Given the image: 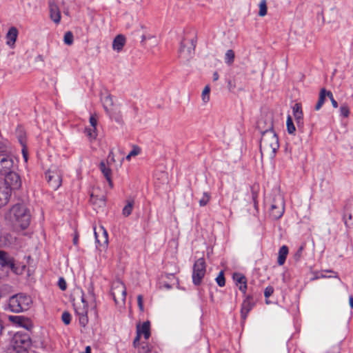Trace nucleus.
Wrapping results in <instances>:
<instances>
[{"instance_id":"nucleus-42","label":"nucleus","mask_w":353,"mask_h":353,"mask_svg":"<svg viewBox=\"0 0 353 353\" xmlns=\"http://www.w3.org/2000/svg\"><path fill=\"white\" fill-rule=\"evenodd\" d=\"M112 104H113V101H112V99L110 96H106L103 99V106L106 111L108 110L107 106L112 105Z\"/></svg>"},{"instance_id":"nucleus-4","label":"nucleus","mask_w":353,"mask_h":353,"mask_svg":"<svg viewBox=\"0 0 353 353\" xmlns=\"http://www.w3.org/2000/svg\"><path fill=\"white\" fill-rule=\"evenodd\" d=\"M195 47L196 42L193 39L182 41L179 50V58L183 61H189L194 54Z\"/></svg>"},{"instance_id":"nucleus-33","label":"nucleus","mask_w":353,"mask_h":353,"mask_svg":"<svg viewBox=\"0 0 353 353\" xmlns=\"http://www.w3.org/2000/svg\"><path fill=\"white\" fill-rule=\"evenodd\" d=\"M234 60V52L232 50H227L225 55V61L227 64L231 65Z\"/></svg>"},{"instance_id":"nucleus-25","label":"nucleus","mask_w":353,"mask_h":353,"mask_svg":"<svg viewBox=\"0 0 353 353\" xmlns=\"http://www.w3.org/2000/svg\"><path fill=\"white\" fill-rule=\"evenodd\" d=\"M0 264L2 266H13L12 259L10 257L8 253L4 251L0 250Z\"/></svg>"},{"instance_id":"nucleus-59","label":"nucleus","mask_w":353,"mask_h":353,"mask_svg":"<svg viewBox=\"0 0 353 353\" xmlns=\"http://www.w3.org/2000/svg\"><path fill=\"white\" fill-rule=\"evenodd\" d=\"M228 193H227V194L225 195V196H223V197L222 198V201H223L225 200V196H228Z\"/></svg>"},{"instance_id":"nucleus-39","label":"nucleus","mask_w":353,"mask_h":353,"mask_svg":"<svg viewBox=\"0 0 353 353\" xmlns=\"http://www.w3.org/2000/svg\"><path fill=\"white\" fill-rule=\"evenodd\" d=\"M234 279L236 281L237 284H243L246 283V278L240 274H234Z\"/></svg>"},{"instance_id":"nucleus-15","label":"nucleus","mask_w":353,"mask_h":353,"mask_svg":"<svg viewBox=\"0 0 353 353\" xmlns=\"http://www.w3.org/2000/svg\"><path fill=\"white\" fill-rule=\"evenodd\" d=\"M50 19L55 23H59L61 20V12L57 3L54 0L48 2Z\"/></svg>"},{"instance_id":"nucleus-12","label":"nucleus","mask_w":353,"mask_h":353,"mask_svg":"<svg viewBox=\"0 0 353 353\" xmlns=\"http://www.w3.org/2000/svg\"><path fill=\"white\" fill-rule=\"evenodd\" d=\"M292 112L298 129L303 131L304 122L303 114L301 103H295L292 107Z\"/></svg>"},{"instance_id":"nucleus-28","label":"nucleus","mask_w":353,"mask_h":353,"mask_svg":"<svg viewBox=\"0 0 353 353\" xmlns=\"http://www.w3.org/2000/svg\"><path fill=\"white\" fill-rule=\"evenodd\" d=\"M137 350V353H151V346L145 342H142L140 345L135 347Z\"/></svg>"},{"instance_id":"nucleus-53","label":"nucleus","mask_w":353,"mask_h":353,"mask_svg":"<svg viewBox=\"0 0 353 353\" xmlns=\"http://www.w3.org/2000/svg\"><path fill=\"white\" fill-rule=\"evenodd\" d=\"M219 75L217 72L213 73V81H216L219 79Z\"/></svg>"},{"instance_id":"nucleus-22","label":"nucleus","mask_w":353,"mask_h":353,"mask_svg":"<svg viewBox=\"0 0 353 353\" xmlns=\"http://www.w3.org/2000/svg\"><path fill=\"white\" fill-rule=\"evenodd\" d=\"M100 170L103 174L104 176L105 177L106 180L108 181L110 188H112V181L111 179V170L107 166L105 163L103 161H101L99 165Z\"/></svg>"},{"instance_id":"nucleus-26","label":"nucleus","mask_w":353,"mask_h":353,"mask_svg":"<svg viewBox=\"0 0 353 353\" xmlns=\"http://www.w3.org/2000/svg\"><path fill=\"white\" fill-rule=\"evenodd\" d=\"M134 201L133 199L127 200V204L124 206L122 210V214L124 216L127 217L131 214L133 208H134Z\"/></svg>"},{"instance_id":"nucleus-14","label":"nucleus","mask_w":353,"mask_h":353,"mask_svg":"<svg viewBox=\"0 0 353 353\" xmlns=\"http://www.w3.org/2000/svg\"><path fill=\"white\" fill-rule=\"evenodd\" d=\"M11 196L10 188L0 181V208L5 206Z\"/></svg>"},{"instance_id":"nucleus-29","label":"nucleus","mask_w":353,"mask_h":353,"mask_svg":"<svg viewBox=\"0 0 353 353\" xmlns=\"http://www.w3.org/2000/svg\"><path fill=\"white\" fill-rule=\"evenodd\" d=\"M287 130L290 134H293L296 130L295 126L293 123L292 117L288 115L286 121Z\"/></svg>"},{"instance_id":"nucleus-48","label":"nucleus","mask_w":353,"mask_h":353,"mask_svg":"<svg viewBox=\"0 0 353 353\" xmlns=\"http://www.w3.org/2000/svg\"><path fill=\"white\" fill-rule=\"evenodd\" d=\"M90 123L92 128H97V118L96 115H91L90 117Z\"/></svg>"},{"instance_id":"nucleus-62","label":"nucleus","mask_w":353,"mask_h":353,"mask_svg":"<svg viewBox=\"0 0 353 353\" xmlns=\"http://www.w3.org/2000/svg\"><path fill=\"white\" fill-rule=\"evenodd\" d=\"M261 121L259 122V127L260 128Z\"/></svg>"},{"instance_id":"nucleus-34","label":"nucleus","mask_w":353,"mask_h":353,"mask_svg":"<svg viewBox=\"0 0 353 353\" xmlns=\"http://www.w3.org/2000/svg\"><path fill=\"white\" fill-rule=\"evenodd\" d=\"M64 43L66 45L70 46L73 43L74 37L70 31L66 32L63 37Z\"/></svg>"},{"instance_id":"nucleus-8","label":"nucleus","mask_w":353,"mask_h":353,"mask_svg":"<svg viewBox=\"0 0 353 353\" xmlns=\"http://www.w3.org/2000/svg\"><path fill=\"white\" fill-rule=\"evenodd\" d=\"M14 162L10 154L1 152L0 154V174L6 175L14 171Z\"/></svg>"},{"instance_id":"nucleus-36","label":"nucleus","mask_w":353,"mask_h":353,"mask_svg":"<svg viewBox=\"0 0 353 353\" xmlns=\"http://www.w3.org/2000/svg\"><path fill=\"white\" fill-rule=\"evenodd\" d=\"M340 114L341 117H347L350 114V109L347 104H343L340 107Z\"/></svg>"},{"instance_id":"nucleus-30","label":"nucleus","mask_w":353,"mask_h":353,"mask_svg":"<svg viewBox=\"0 0 353 353\" xmlns=\"http://www.w3.org/2000/svg\"><path fill=\"white\" fill-rule=\"evenodd\" d=\"M210 88L209 85H206L203 90L201 94L202 101L204 103H207L210 101Z\"/></svg>"},{"instance_id":"nucleus-50","label":"nucleus","mask_w":353,"mask_h":353,"mask_svg":"<svg viewBox=\"0 0 353 353\" xmlns=\"http://www.w3.org/2000/svg\"><path fill=\"white\" fill-rule=\"evenodd\" d=\"M326 97H327L330 100H331V99H334V97H333V94H332V92L327 91L325 89V97L326 98Z\"/></svg>"},{"instance_id":"nucleus-57","label":"nucleus","mask_w":353,"mask_h":353,"mask_svg":"<svg viewBox=\"0 0 353 353\" xmlns=\"http://www.w3.org/2000/svg\"><path fill=\"white\" fill-rule=\"evenodd\" d=\"M146 39V37L145 35H143L141 37V41H144Z\"/></svg>"},{"instance_id":"nucleus-41","label":"nucleus","mask_w":353,"mask_h":353,"mask_svg":"<svg viewBox=\"0 0 353 353\" xmlns=\"http://www.w3.org/2000/svg\"><path fill=\"white\" fill-rule=\"evenodd\" d=\"M140 152V149L138 147H134L133 150L126 156V159L130 160L132 157L137 156Z\"/></svg>"},{"instance_id":"nucleus-51","label":"nucleus","mask_w":353,"mask_h":353,"mask_svg":"<svg viewBox=\"0 0 353 353\" xmlns=\"http://www.w3.org/2000/svg\"><path fill=\"white\" fill-rule=\"evenodd\" d=\"M22 153H23V157L25 161H28V152H27L26 149L25 148V147H23V148L22 149Z\"/></svg>"},{"instance_id":"nucleus-7","label":"nucleus","mask_w":353,"mask_h":353,"mask_svg":"<svg viewBox=\"0 0 353 353\" xmlns=\"http://www.w3.org/2000/svg\"><path fill=\"white\" fill-rule=\"evenodd\" d=\"M205 262L203 258L196 261L193 266L192 282L194 285L201 284L206 272Z\"/></svg>"},{"instance_id":"nucleus-46","label":"nucleus","mask_w":353,"mask_h":353,"mask_svg":"<svg viewBox=\"0 0 353 353\" xmlns=\"http://www.w3.org/2000/svg\"><path fill=\"white\" fill-rule=\"evenodd\" d=\"M274 292V288L272 286H268L264 291V296L265 298L270 297Z\"/></svg>"},{"instance_id":"nucleus-61","label":"nucleus","mask_w":353,"mask_h":353,"mask_svg":"<svg viewBox=\"0 0 353 353\" xmlns=\"http://www.w3.org/2000/svg\"><path fill=\"white\" fill-rule=\"evenodd\" d=\"M321 277H326V276L322 274Z\"/></svg>"},{"instance_id":"nucleus-9","label":"nucleus","mask_w":353,"mask_h":353,"mask_svg":"<svg viewBox=\"0 0 353 353\" xmlns=\"http://www.w3.org/2000/svg\"><path fill=\"white\" fill-rule=\"evenodd\" d=\"M5 176V180L3 183L10 188V192L12 190H19L21 186V179L19 174L12 171Z\"/></svg>"},{"instance_id":"nucleus-21","label":"nucleus","mask_w":353,"mask_h":353,"mask_svg":"<svg viewBox=\"0 0 353 353\" xmlns=\"http://www.w3.org/2000/svg\"><path fill=\"white\" fill-rule=\"evenodd\" d=\"M125 43V38L122 34L117 35L112 43V48L114 50L119 52L122 50Z\"/></svg>"},{"instance_id":"nucleus-52","label":"nucleus","mask_w":353,"mask_h":353,"mask_svg":"<svg viewBox=\"0 0 353 353\" xmlns=\"http://www.w3.org/2000/svg\"><path fill=\"white\" fill-rule=\"evenodd\" d=\"M331 103H332V106L334 108H336L338 107V103L337 101L334 99H331Z\"/></svg>"},{"instance_id":"nucleus-20","label":"nucleus","mask_w":353,"mask_h":353,"mask_svg":"<svg viewBox=\"0 0 353 353\" xmlns=\"http://www.w3.org/2000/svg\"><path fill=\"white\" fill-rule=\"evenodd\" d=\"M139 331L140 334H143L144 339L148 340L150 336V323L147 321L142 325H137V332Z\"/></svg>"},{"instance_id":"nucleus-54","label":"nucleus","mask_w":353,"mask_h":353,"mask_svg":"<svg viewBox=\"0 0 353 353\" xmlns=\"http://www.w3.org/2000/svg\"><path fill=\"white\" fill-rule=\"evenodd\" d=\"M349 303H350V307L353 309V296H350Z\"/></svg>"},{"instance_id":"nucleus-32","label":"nucleus","mask_w":353,"mask_h":353,"mask_svg":"<svg viewBox=\"0 0 353 353\" xmlns=\"http://www.w3.org/2000/svg\"><path fill=\"white\" fill-rule=\"evenodd\" d=\"M259 15L260 17H264L267 14V2L266 0H261L259 5Z\"/></svg>"},{"instance_id":"nucleus-11","label":"nucleus","mask_w":353,"mask_h":353,"mask_svg":"<svg viewBox=\"0 0 353 353\" xmlns=\"http://www.w3.org/2000/svg\"><path fill=\"white\" fill-rule=\"evenodd\" d=\"M284 212V203L280 199L279 201H274L270 209V216L272 219L277 220L280 219Z\"/></svg>"},{"instance_id":"nucleus-13","label":"nucleus","mask_w":353,"mask_h":353,"mask_svg":"<svg viewBox=\"0 0 353 353\" xmlns=\"http://www.w3.org/2000/svg\"><path fill=\"white\" fill-rule=\"evenodd\" d=\"M8 319L14 324L24 327L26 330H29L32 327L30 320L23 316H9Z\"/></svg>"},{"instance_id":"nucleus-16","label":"nucleus","mask_w":353,"mask_h":353,"mask_svg":"<svg viewBox=\"0 0 353 353\" xmlns=\"http://www.w3.org/2000/svg\"><path fill=\"white\" fill-rule=\"evenodd\" d=\"M343 220L347 228L353 229V201L347 205L343 215Z\"/></svg>"},{"instance_id":"nucleus-1","label":"nucleus","mask_w":353,"mask_h":353,"mask_svg":"<svg viewBox=\"0 0 353 353\" xmlns=\"http://www.w3.org/2000/svg\"><path fill=\"white\" fill-rule=\"evenodd\" d=\"M7 219L15 230H23L30 223L31 214L26 205L17 203L10 208Z\"/></svg>"},{"instance_id":"nucleus-56","label":"nucleus","mask_w":353,"mask_h":353,"mask_svg":"<svg viewBox=\"0 0 353 353\" xmlns=\"http://www.w3.org/2000/svg\"><path fill=\"white\" fill-rule=\"evenodd\" d=\"M73 242H74V245H77V242H78V237L77 236H75L73 239Z\"/></svg>"},{"instance_id":"nucleus-6","label":"nucleus","mask_w":353,"mask_h":353,"mask_svg":"<svg viewBox=\"0 0 353 353\" xmlns=\"http://www.w3.org/2000/svg\"><path fill=\"white\" fill-rule=\"evenodd\" d=\"M111 294L117 304L119 303V302L125 303L126 288L124 283L120 280L114 281L112 285Z\"/></svg>"},{"instance_id":"nucleus-38","label":"nucleus","mask_w":353,"mask_h":353,"mask_svg":"<svg viewBox=\"0 0 353 353\" xmlns=\"http://www.w3.org/2000/svg\"><path fill=\"white\" fill-rule=\"evenodd\" d=\"M8 353H28L26 347H12L9 349Z\"/></svg>"},{"instance_id":"nucleus-37","label":"nucleus","mask_w":353,"mask_h":353,"mask_svg":"<svg viewBox=\"0 0 353 353\" xmlns=\"http://www.w3.org/2000/svg\"><path fill=\"white\" fill-rule=\"evenodd\" d=\"M216 281L220 287H223L225 284V279L223 271H221L216 278Z\"/></svg>"},{"instance_id":"nucleus-5","label":"nucleus","mask_w":353,"mask_h":353,"mask_svg":"<svg viewBox=\"0 0 353 353\" xmlns=\"http://www.w3.org/2000/svg\"><path fill=\"white\" fill-rule=\"evenodd\" d=\"M46 179L50 188L54 190H57L61 185V171L56 166H52L46 172Z\"/></svg>"},{"instance_id":"nucleus-23","label":"nucleus","mask_w":353,"mask_h":353,"mask_svg":"<svg viewBox=\"0 0 353 353\" xmlns=\"http://www.w3.org/2000/svg\"><path fill=\"white\" fill-rule=\"evenodd\" d=\"M288 252L289 250L287 245H283L280 248L277 259V263L279 265H282L285 263Z\"/></svg>"},{"instance_id":"nucleus-27","label":"nucleus","mask_w":353,"mask_h":353,"mask_svg":"<svg viewBox=\"0 0 353 353\" xmlns=\"http://www.w3.org/2000/svg\"><path fill=\"white\" fill-rule=\"evenodd\" d=\"M325 101V88H322L320 90L319 99H318V101H317V103H316V104L315 105L314 109L316 111L319 110L321 108V107L323 106V105L324 104Z\"/></svg>"},{"instance_id":"nucleus-45","label":"nucleus","mask_w":353,"mask_h":353,"mask_svg":"<svg viewBox=\"0 0 353 353\" xmlns=\"http://www.w3.org/2000/svg\"><path fill=\"white\" fill-rule=\"evenodd\" d=\"M141 336V334H140L139 331L137 332V336L133 341V346L134 348L141 344V343H140Z\"/></svg>"},{"instance_id":"nucleus-47","label":"nucleus","mask_w":353,"mask_h":353,"mask_svg":"<svg viewBox=\"0 0 353 353\" xmlns=\"http://www.w3.org/2000/svg\"><path fill=\"white\" fill-rule=\"evenodd\" d=\"M58 285L61 290H65L67 288V284L65 279L62 277L59 278Z\"/></svg>"},{"instance_id":"nucleus-43","label":"nucleus","mask_w":353,"mask_h":353,"mask_svg":"<svg viewBox=\"0 0 353 353\" xmlns=\"http://www.w3.org/2000/svg\"><path fill=\"white\" fill-rule=\"evenodd\" d=\"M304 247H305V245H302L297 250L296 252L294 254V259L296 261H299L301 259V257L302 256L303 251L304 250Z\"/></svg>"},{"instance_id":"nucleus-10","label":"nucleus","mask_w":353,"mask_h":353,"mask_svg":"<svg viewBox=\"0 0 353 353\" xmlns=\"http://www.w3.org/2000/svg\"><path fill=\"white\" fill-rule=\"evenodd\" d=\"M81 301H82V306H76L75 312H76V314L79 316V323L83 327H85L88 322V305L83 296L81 298Z\"/></svg>"},{"instance_id":"nucleus-31","label":"nucleus","mask_w":353,"mask_h":353,"mask_svg":"<svg viewBox=\"0 0 353 353\" xmlns=\"http://www.w3.org/2000/svg\"><path fill=\"white\" fill-rule=\"evenodd\" d=\"M210 198H211L210 194L208 192H204L202 197L201 198V199L199 201V205L201 207L205 206L210 201Z\"/></svg>"},{"instance_id":"nucleus-19","label":"nucleus","mask_w":353,"mask_h":353,"mask_svg":"<svg viewBox=\"0 0 353 353\" xmlns=\"http://www.w3.org/2000/svg\"><path fill=\"white\" fill-rule=\"evenodd\" d=\"M18 36V30L15 27H11L6 34V43L10 47L13 48Z\"/></svg>"},{"instance_id":"nucleus-60","label":"nucleus","mask_w":353,"mask_h":353,"mask_svg":"<svg viewBox=\"0 0 353 353\" xmlns=\"http://www.w3.org/2000/svg\"><path fill=\"white\" fill-rule=\"evenodd\" d=\"M233 199H234V194H232V199H230V201H233Z\"/></svg>"},{"instance_id":"nucleus-40","label":"nucleus","mask_w":353,"mask_h":353,"mask_svg":"<svg viewBox=\"0 0 353 353\" xmlns=\"http://www.w3.org/2000/svg\"><path fill=\"white\" fill-rule=\"evenodd\" d=\"M61 319H62L63 322L65 325L70 324V321H71V315H70V314L69 312H64L62 314Z\"/></svg>"},{"instance_id":"nucleus-55","label":"nucleus","mask_w":353,"mask_h":353,"mask_svg":"<svg viewBox=\"0 0 353 353\" xmlns=\"http://www.w3.org/2000/svg\"><path fill=\"white\" fill-rule=\"evenodd\" d=\"M80 353H91V348H90V346H87L85 347V352H80Z\"/></svg>"},{"instance_id":"nucleus-24","label":"nucleus","mask_w":353,"mask_h":353,"mask_svg":"<svg viewBox=\"0 0 353 353\" xmlns=\"http://www.w3.org/2000/svg\"><path fill=\"white\" fill-rule=\"evenodd\" d=\"M101 229H102V235L101 236L100 239L99 238L97 232L96 231H94V236H95L96 241L100 246L106 247L108 243V233L103 229V228H102Z\"/></svg>"},{"instance_id":"nucleus-3","label":"nucleus","mask_w":353,"mask_h":353,"mask_svg":"<svg viewBox=\"0 0 353 353\" xmlns=\"http://www.w3.org/2000/svg\"><path fill=\"white\" fill-rule=\"evenodd\" d=\"M32 303V299L30 296L19 293L9 299L8 307L10 312L19 313L28 310Z\"/></svg>"},{"instance_id":"nucleus-35","label":"nucleus","mask_w":353,"mask_h":353,"mask_svg":"<svg viewBox=\"0 0 353 353\" xmlns=\"http://www.w3.org/2000/svg\"><path fill=\"white\" fill-rule=\"evenodd\" d=\"M85 132L90 139H95L97 138V128H94L92 127L89 128H85Z\"/></svg>"},{"instance_id":"nucleus-18","label":"nucleus","mask_w":353,"mask_h":353,"mask_svg":"<svg viewBox=\"0 0 353 353\" xmlns=\"http://www.w3.org/2000/svg\"><path fill=\"white\" fill-rule=\"evenodd\" d=\"M14 347H23L28 346L30 343V339L27 334H16L13 337Z\"/></svg>"},{"instance_id":"nucleus-2","label":"nucleus","mask_w":353,"mask_h":353,"mask_svg":"<svg viewBox=\"0 0 353 353\" xmlns=\"http://www.w3.org/2000/svg\"><path fill=\"white\" fill-rule=\"evenodd\" d=\"M279 148V138L272 130V124L270 123L269 129L262 132L260 150L261 153L265 152L274 155Z\"/></svg>"},{"instance_id":"nucleus-17","label":"nucleus","mask_w":353,"mask_h":353,"mask_svg":"<svg viewBox=\"0 0 353 353\" xmlns=\"http://www.w3.org/2000/svg\"><path fill=\"white\" fill-rule=\"evenodd\" d=\"M254 305L251 296H248L243 301L241 309V319L245 321L248 313L252 310Z\"/></svg>"},{"instance_id":"nucleus-49","label":"nucleus","mask_w":353,"mask_h":353,"mask_svg":"<svg viewBox=\"0 0 353 353\" xmlns=\"http://www.w3.org/2000/svg\"><path fill=\"white\" fill-rule=\"evenodd\" d=\"M239 289L243 294H245L246 290H247V283H243V284H240V285L239 286Z\"/></svg>"},{"instance_id":"nucleus-58","label":"nucleus","mask_w":353,"mask_h":353,"mask_svg":"<svg viewBox=\"0 0 353 353\" xmlns=\"http://www.w3.org/2000/svg\"><path fill=\"white\" fill-rule=\"evenodd\" d=\"M19 141H20V143H21V145H24V143H23L22 139H20Z\"/></svg>"},{"instance_id":"nucleus-44","label":"nucleus","mask_w":353,"mask_h":353,"mask_svg":"<svg viewBox=\"0 0 353 353\" xmlns=\"http://www.w3.org/2000/svg\"><path fill=\"white\" fill-rule=\"evenodd\" d=\"M137 303H138V306H139V308L140 311L141 312H143V310H144L143 298V296L141 294H139L137 296Z\"/></svg>"}]
</instances>
